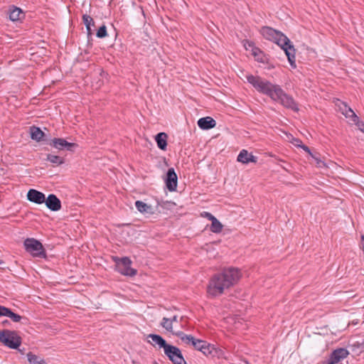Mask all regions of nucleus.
Listing matches in <instances>:
<instances>
[{"label": "nucleus", "mask_w": 364, "mask_h": 364, "mask_svg": "<svg viewBox=\"0 0 364 364\" xmlns=\"http://www.w3.org/2000/svg\"><path fill=\"white\" fill-rule=\"evenodd\" d=\"M246 364H250V363H246Z\"/></svg>", "instance_id": "c03bdc74"}, {"label": "nucleus", "mask_w": 364, "mask_h": 364, "mask_svg": "<svg viewBox=\"0 0 364 364\" xmlns=\"http://www.w3.org/2000/svg\"><path fill=\"white\" fill-rule=\"evenodd\" d=\"M46 160L55 165H61L65 162L63 157L50 154L47 155Z\"/></svg>", "instance_id": "bb28decb"}, {"label": "nucleus", "mask_w": 364, "mask_h": 364, "mask_svg": "<svg viewBox=\"0 0 364 364\" xmlns=\"http://www.w3.org/2000/svg\"><path fill=\"white\" fill-rule=\"evenodd\" d=\"M311 157L315 159L316 164L318 167H323V166H325L324 162L319 159L316 154H312Z\"/></svg>", "instance_id": "473e14b6"}, {"label": "nucleus", "mask_w": 364, "mask_h": 364, "mask_svg": "<svg viewBox=\"0 0 364 364\" xmlns=\"http://www.w3.org/2000/svg\"><path fill=\"white\" fill-rule=\"evenodd\" d=\"M176 335L179 337L183 342L186 344H193L195 341V338L191 335H186L182 331H178L176 333Z\"/></svg>", "instance_id": "393cba45"}, {"label": "nucleus", "mask_w": 364, "mask_h": 364, "mask_svg": "<svg viewBox=\"0 0 364 364\" xmlns=\"http://www.w3.org/2000/svg\"><path fill=\"white\" fill-rule=\"evenodd\" d=\"M211 222L212 223L210 228V230L214 233L220 232L223 227L222 223L216 218L212 220Z\"/></svg>", "instance_id": "a878e982"}, {"label": "nucleus", "mask_w": 364, "mask_h": 364, "mask_svg": "<svg viewBox=\"0 0 364 364\" xmlns=\"http://www.w3.org/2000/svg\"><path fill=\"white\" fill-rule=\"evenodd\" d=\"M4 323V324H6V323H8V321H5Z\"/></svg>", "instance_id": "ea45409f"}, {"label": "nucleus", "mask_w": 364, "mask_h": 364, "mask_svg": "<svg viewBox=\"0 0 364 364\" xmlns=\"http://www.w3.org/2000/svg\"><path fill=\"white\" fill-rule=\"evenodd\" d=\"M4 323V324H6V323H8V321H5Z\"/></svg>", "instance_id": "a19ab883"}, {"label": "nucleus", "mask_w": 364, "mask_h": 364, "mask_svg": "<svg viewBox=\"0 0 364 364\" xmlns=\"http://www.w3.org/2000/svg\"><path fill=\"white\" fill-rule=\"evenodd\" d=\"M2 263H3V262L0 259V264H2Z\"/></svg>", "instance_id": "79ce46f5"}, {"label": "nucleus", "mask_w": 364, "mask_h": 364, "mask_svg": "<svg viewBox=\"0 0 364 364\" xmlns=\"http://www.w3.org/2000/svg\"><path fill=\"white\" fill-rule=\"evenodd\" d=\"M7 317L10 318L14 322H20L22 319L27 321L26 318H23L20 315L13 312L10 309H9Z\"/></svg>", "instance_id": "cd10ccee"}, {"label": "nucleus", "mask_w": 364, "mask_h": 364, "mask_svg": "<svg viewBox=\"0 0 364 364\" xmlns=\"http://www.w3.org/2000/svg\"><path fill=\"white\" fill-rule=\"evenodd\" d=\"M349 352L346 348H337L331 353L328 358L323 361L322 364H336L347 358Z\"/></svg>", "instance_id": "6e6552de"}, {"label": "nucleus", "mask_w": 364, "mask_h": 364, "mask_svg": "<svg viewBox=\"0 0 364 364\" xmlns=\"http://www.w3.org/2000/svg\"><path fill=\"white\" fill-rule=\"evenodd\" d=\"M30 130L31 137L32 139L36 140V141H41L43 140L45 134L39 127L33 126L30 128Z\"/></svg>", "instance_id": "a211bd4d"}, {"label": "nucleus", "mask_w": 364, "mask_h": 364, "mask_svg": "<svg viewBox=\"0 0 364 364\" xmlns=\"http://www.w3.org/2000/svg\"><path fill=\"white\" fill-rule=\"evenodd\" d=\"M247 80L258 92L267 95L273 101L279 102L284 107L294 112L299 111L298 105L294 98L287 95L279 85L272 84L268 80L252 75H247Z\"/></svg>", "instance_id": "f257e3e1"}, {"label": "nucleus", "mask_w": 364, "mask_h": 364, "mask_svg": "<svg viewBox=\"0 0 364 364\" xmlns=\"http://www.w3.org/2000/svg\"><path fill=\"white\" fill-rule=\"evenodd\" d=\"M9 309V308L0 305V316H6Z\"/></svg>", "instance_id": "72a5a7b5"}, {"label": "nucleus", "mask_w": 364, "mask_h": 364, "mask_svg": "<svg viewBox=\"0 0 364 364\" xmlns=\"http://www.w3.org/2000/svg\"><path fill=\"white\" fill-rule=\"evenodd\" d=\"M168 135L164 132L158 133L155 136V140L158 147L161 150H166L167 146Z\"/></svg>", "instance_id": "2eb2a0df"}, {"label": "nucleus", "mask_w": 364, "mask_h": 364, "mask_svg": "<svg viewBox=\"0 0 364 364\" xmlns=\"http://www.w3.org/2000/svg\"><path fill=\"white\" fill-rule=\"evenodd\" d=\"M26 250L35 257H45L46 251L43 245L34 238H27L23 242Z\"/></svg>", "instance_id": "423d86ee"}, {"label": "nucleus", "mask_w": 364, "mask_h": 364, "mask_svg": "<svg viewBox=\"0 0 364 364\" xmlns=\"http://www.w3.org/2000/svg\"><path fill=\"white\" fill-rule=\"evenodd\" d=\"M343 106L344 108L342 109V113L346 117L352 118L353 122H355L356 120H358V117L355 114L350 107H348L346 104H343Z\"/></svg>", "instance_id": "4be33fe9"}, {"label": "nucleus", "mask_w": 364, "mask_h": 364, "mask_svg": "<svg viewBox=\"0 0 364 364\" xmlns=\"http://www.w3.org/2000/svg\"><path fill=\"white\" fill-rule=\"evenodd\" d=\"M161 325L166 328L168 331H172L173 326L171 324V321H169V318H164L162 319Z\"/></svg>", "instance_id": "7c9ffc66"}, {"label": "nucleus", "mask_w": 364, "mask_h": 364, "mask_svg": "<svg viewBox=\"0 0 364 364\" xmlns=\"http://www.w3.org/2000/svg\"><path fill=\"white\" fill-rule=\"evenodd\" d=\"M82 21L86 26L87 34H92L91 26H95V21L93 18L87 14H84L82 16Z\"/></svg>", "instance_id": "412c9836"}, {"label": "nucleus", "mask_w": 364, "mask_h": 364, "mask_svg": "<svg viewBox=\"0 0 364 364\" xmlns=\"http://www.w3.org/2000/svg\"><path fill=\"white\" fill-rule=\"evenodd\" d=\"M166 186L167 189L171 191H175L178 184V177L173 168L168 169L166 178H165Z\"/></svg>", "instance_id": "9d476101"}, {"label": "nucleus", "mask_w": 364, "mask_h": 364, "mask_svg": "<svg viewBox=\"0 0 364 364\" xmlns=\"http://www.w3.org/2000/svg\"><path fill=\"white\" fill-rule=\"evenodd\" d=\"M252 55L255 58V59L261 63H264L265 60L264 53L257 47L255 46L251 50Z\"/></svg>", "instance_id": "b1692460"}, {"label": "nucleus", "mask_w": 364, "mask_h": 364, "mask_svg": "<svg viewBox=\"0 0 364 364\" xmlns=\"http://www.w3.org/2000/svg\"><path fill=\"white\" fill-rule=\"evenodd\" d=\"M357 126L358 127V128L363 132H364V123L363 122H360L359 119L358 120H356V122H355Z\"/></svg>", "instance_id": "e433bc0d"}, {"label": "nucleus", "mask_w": 364, "mask_h": 364, "mask_svg": "<svg viewBox=\"0 0 364 364\" xmlns=\"http://www.w3.org/2000/svg\"><path fill=\"white\" fill-rule=\"evenodd\" d=\"M113 260L115 262V269L122 275L127 277H134L136 274L137 271L131 267L132 260L128 257L122 258L114 257Z\"/></svg>", "instance_id": "39448f33"}, {"label": "nucleus", "mask_w": 364, "mask_h": 364, "mask_svg": "<svg viewBox=\"0 0 364 364\" xmlns=\"http://www.w3.org/2000/svg\"><path fill=\"white\" fill-rule=\"evenodd\" d=\"M241 276L240 269L236 267L225 268L221 272L215 274L207 287L208 295L212 297L221 295L225 289L236 284Z\"/></svg>", "instance_id": "f03ea898"}, {"label": "nucleus", "mask_w": 364, "mask_h": 364, "mask_svg": "<svg viewBox=\"0 0 364 364\" xmlns=\"http://www.w3.org/2000/svg\"><path fill=\"white\" fill-rule=\"evenodd\" d=\"M261 33L266 39L272 41L279 46L285 52L291 66L293 68L296 67L295 48L291 43L290 40L284 34L269 26H263L261 28Z\"/></svg>", "instance_id": "7ed1b4c3"}, {"label": "nucleus", "mask_w": 364, "mask_h": 364, "mask_svg": "<svg viewBox=\"0 0 364 364\" xmlns=\"http://www.w3.org/2000/svg\"><path fill=\"white\" fill-rule=\"evenodd\" d=\"M27 199L36 204H42L46 201V196L36 189H30L27 193Z\"/></svg>", "instance_id": "9b49d317"}, {"label": "nucleus", "mask_w": 364, "mask_h": 364, "mask_svg": "<svg viewBox=\"0 0 364 364\" xmlns=\"http://www.w3.org/2000/svg\"><path fill=\"white\" fill-rule=\"evenodd\" d=\"M164 353L173 364H186L181 350L174 346L169 344Z\"/></svg>", "instance_id": "0eeeda50"}, {"label": "nucleus", "mask_w": 364, "mask_h": 364, "mask_svg": "<svg viewBox=\"0 0 364 364\" xmlns=\"http://www.w3.org/2000/svg\"><path fill=\"white\" fill-rule=\"evenodd\" d=\"M154 364H158L156 362H154Z\"/></svg>", "instance_id": "37998d69"}, {"label": "nucleus", "mask_w": 364, "mask_h": 364, "mask_svg": "<svg viewBox=\"0 0 364 364\" xmlns=\"http://www.w3.org/2000/svg\"><path fill=\"white\" fill-rule=\"evenodd\" d=\"M107 27L105 25H102L100 26L96 33V36L97 38H102L107 36Z\"/></svg>", "instance_id": "c85d7f7f"}, {"label": "nucleus", "mask_w": 364, "mask_h": 364, "mask_svg": "<svg viewBox=\"0 0 364 364\" xmlns=\"http://www.w3.org/2000/svg\"><path fill=\"white\" fill-rule=\"evenodd\" d=\"M136 208L141 213H153L152 207L141 200L135 202Z\"/></svg>", "instance_id": "6ab92c4d"}, {"label": "nucleus", "mask_w": 364, "mask_h": 364, "mask_svg": "<svg viewBox=\"0 0 364 364\" xmlns=\"http://www.w3.org/2000/svg\"><path fill=\"white\" fill-rule=\"evenodd\" d=\"M207 341L200 340V339H195L194 342L193 343L192 346L194 347V348L197 350L201 351L203 347L204 346L203 344H205Z\"/></svg>", "instance_id": "c756f323"}, {"label": "nucleus", "mask_w": 364, "mask_h": 364, "mask_svg": "<svg viewBox=\"0 0 364 364\" xmlns=\"http://www.w3.org/2000/svg\"><path fill=\"white\" fill-rule=\"evenodd\" d=\"M216 125V122L210 117H202L198 121V126L204 130L214 128Z\"/></svg>", "instance_id": "4468645a"}, {"label": "nucleus", "mask_w": 364, "mask_h": 364, "mask_svg": "<svg viewBox=\"0 0 364 364\" xmlns=\"http://www.w3.org/2000/svg\"><path fill=\"white\" fill-rule=\"evenodd\" d=\"M0 343L11 349H18L22 339L17 331L4 329L0 331Z\"/></svg>", "instance_id": "20e7f679"}, {"label": "nucleus", "mask_w": 364, "mask_h": 364, "mask_svg": "<svg viewBox=\"0 0 364 364\" xmlns=\"http://www.w3.org/2000/svg\"><path fill=\"white\" fill-rule=\"evenodd\" d=\"M9 17L11 21H16L23 18V14L21 9L16 6H13L9 10Z\"/></svg>", "instance_id": "f3484780"}, {"label": "nucleus", "mask_w": 364, "mask_h": 364, "mask_svg": "<svg viewBox=\"0 0 364 364\" xmlns=\"http://www.w3.org/2000/svg\"><path fill=\"white\" fill-rule=\"evenodd\" d=\"M237 160L239 162L247 164L250 162L257 163V157L252 154H249L247 150L242 149L238 154Z\"/></svg>", "instance_id": "ddd939ff"}, {"label": "nucleus", "mask_w": 364, "mask_h": 364, "mask_svg": "<svg viewBox=\"0 0 364 364\" xmlns=\"http://www.w3.org/2000/svg\"><path fill=\"white\" fill-rule=\"evenodd\" d=\"M244 46L245 47L246 50H251L252 49V48H254L255 46L253 42L247 41L244 43Z\"/></svg>", "instance_id": "f704fd0d"}, {"label": "nucleus", "mask_w": 364, "mask_h": 364, "mask_svg": "<svg viewBox=\"0 0 364 364\" xmlns=\"http://www.w3.org/2000/svg\"><path fill=\"white\" fill-rule=\"evenodd\" d=\"M27 358L30 364H47L43 359L33 354L31 352L27 353Z\"/></svg>", "instance_id": "5701e85b"}, {"label": "nucleus", "mask_w": 364, "mask_h": 364, "mask_svg": "<svg viewBox=\"0 0 364 364\" xmlns=\"http://www.w3.org/2000/svg\"><path fill=\"white\" fill-rule=\"evenodd\" d=\"M48 144L60 151L67 150L73 151L74 149L77 146L76 144L68 142L63 138H54L51 139Z\"/></svg>", "instance_id": "1a4fd4ad"}, {"label": "nucleus", "mask_w": 364, "mask_h": 364, "mask_svg": "<svg viewBox=\"0 0 364 364\" xmlns=\"http://www.w3.org/2000/svg\"><path fill=\"white\" fill-rule=\"evenodd\" d=\"M148 338H151L153 345H158L159 348H163L164 350L169 345L166 343V340L159 335L151 333L148 336Z\"/></svg>", "instance_id": "dca6fc26"}, {"label": "nucleus", "mask_w": 364, "mask_h": 364, "mask_svg": "<svg viewBox=\"0 0 364 364\" xmlns=\"http://www.w3.org/2000/svg\"><path fill=\"white\" fill-rule=\"evenodd\" d=\"M169 321H171V323L173 322H176V321H178V316H173V318L169 319Z\"/></svg>", "instance_id": "58836bf2"}, {"label": "nucleus", "mask_w": 364, "mask_h": 364, "mask_svg": "<svg viewBox=\"0 0 364 364\" xmlns=\"http://www.w3.org/2000/svg\"><path fill=\"white\" fill-rule=\"evenodd\" d=\"M201 352L206 356L214 357L216 355L218 351L217 349L214 347L213 345H211L206 342L205 344H203Z\"/></svg>", "instance_id": "aec40b11"}, {"label": "nucleus", "mask_w": 364, "mask_h": 364, "mask_svg": "<svg viewBox=\"0 0 364 364\" xmlns=\"http://www.w3.org/2000/svg\"><path fill=\"white\" fill-rule=\"evenodd\" d=\"M202 215L208 218L209 220H212L215 218L214 215H213L210 213L208 212H203Z\"/></svg>", "instance_id": "c9c22d12"}, {"label": "nucleus", "mask_w": 364, "mask_h": 364, "mask_svg": "<svg viewBox=\"0 0 364 364\" xmlns=\"http://www.w3.org/2000/svg\"><path fill=\"white\" fill-rule=\"evenodd\" d=\"M44 203L46 207L52 211H58L61 209V202L55 194H49L48 198H46Z\"/></svg>", "instance_id": "f8f14e48"}, {"label": "nucleus", "mask_w": 364, "mask_h": 364, "mask_svg": "<svg viewBox=\"0 0 364 364\" xmlns=\"http://www.w3.org/2000/svg\"><path fill=\"white\" fill-rule=\"evenodd\" d=\"M300 147H301L306 152H307L308 154H309L311 156L313 154L311 152V150L310 149L304 145V144H302V145H299Z\"/></svg>", "instance_id": "4c0bfd02"}, {"label": "nucleus", "mask_w": 364, "mask_h": 364, "mask_svg": "<svg viewBox=\"0 0 364 364\" xmlns=\"http://www.w3.org/2000/svg\"><path fill=\"white\" fill-rule=\"evenodd\" d=\"M159 205H160L163 208L166 209H172L175 205L176 203L172 201H161L160 203H158Z\"/></svg>", "instance_id": "2f4dec72"}]
</instances>
